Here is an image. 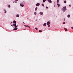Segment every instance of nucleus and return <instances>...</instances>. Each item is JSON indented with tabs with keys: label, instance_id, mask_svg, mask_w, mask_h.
<instances>
[{
	"label": "nucleus",
	"instance_id": "24",
	"mask_svg": "<svg viewBox=\"0 0 73 73\" xmlns=\"http://www.w3.org/2000/svg\"><path fill=\"white\" fill-rule=\"evenodd\" d=\"M35 29H36V30H37L38 29L36 27L35 28Z\"/></svg>",
	"mask_w": 73,
	"mask_h": 73
},
{
	"label": "nucleus",
	"instance_id": "27",
	"mask_svg": "<svg viewBox=\"0 0 73 73\" xmlns=\"http://www.w3.org/2000/svg\"><path fill=\"white\" fill-rule=\"evenodd\" d=\"M46 9H48V7H47V6H46Z\"/></svg>",
	"mask_w": 73,
	"mask_h": 73
},
{
	"label": "nucleus",
	"instance_id": "2",
	"mask_svg": "<svg viewBox=\"0 0 73 73\" xmlns=\"http://www.w3.org/2000/svg\"><path fill=\"white\" fill-rule=\"evenodd\" d=\"M61 10L62 11H63V12H65L66 11V7L64 6L62 8V9Z\"/></svg>",
	"mask_w": 73,
	"mask_h": 73
},
{
	"label": "nucleus",
	"instance_id": "3",
	"mask_svg": "<svg viewBox=\"0 0 73 73\" xmlns=\"http://www.w3.org/2000/svg\"><path fill=\"white\" fill-rule=\"evenodd\" d=\"M39 13L40 15H42L44 14V13L42 12H40Z\"/></svg>",
	"mask_w": 73,
	"mask_h": 73
},
{
	"label": "nucleus",
	"instance_id": "31",
	"mask_svg": "<svg viewBox=\"0 0 73 73\" xmlns=\"http://www.w3.org/2000/svg\"><path fill=\"white\" fill-rule=\"evenodd\" d=\"M71 28H72V29H73V27H71Z\"/></svg>",
	"mask_w": 73,
	"mask_h": 73
},
{
	"label": "nucleus",
	"instance_id": "7",
	"mask_svg": "<svg viewBox=\"0 0 73 73\" xmlns=\"http://www.w3.org/2000/svg\"><path fill=\"white\" fill-rule=\"evenodd\" d=\"M48 1L50 3H52V1H51V0H48Z\"/></svg>",
	"mask_w": 73,
	"mask_h": 73
},
{
	"label": "nucleus",
	"instance_id": "32",
	"mask_svg": "<svg viewBox=\"0 0 73 73\" xmlns=\"http://www.w3.org/2000/svg\"><path fill=\"white\" fill-rule=\"evenodd\" d=\"M54 7H55V5H54Z\"/></svg>",
	"mask_w": 73,
	"mask_h": 73
},
{
	"label": "nucleus",
	"instance_id": "16",
	"mask_svg": "<svg viewBox=\"0 0 73 73\" xmlns=\"http://www.w3.org/2000/svg\"><path fill=\"white\" fill-rule=\"evenodd\" d=\"M4 11H5V13H7V11H5V9H4Z\"/></svg>",
	"mask_w": 73,
	"mask_h": 73
},
{
	"label": "nucleus",
	"instance_id": "28",
	"mask_svg": "<svg viewBox=\"0 0 73 73\" xmlns=\"http://www.w3.org/2000/svg\"><path fill=\"white\" fill-rule=\"evenodd\" d=\"M65 24V22H64L63 23V24Z\"/></svg>",
	"mask_w": 73,
	"mask_h": 73
},
{
	"label": "nucleus",
	"instance_id": "13",
	"mask_svg": "<svg viewBox=\"0 0 73 73\" xmlns=\"http://www.w3.org/2000/svg\"><path fill=\"white\" fill-rule=\"evenodd\" d=\"M57 5H58V7H60V4L57 3Z\"/></svg>",
	"mask_w": 73,
	"mask_h": 73
},
{
	"label": "nucleus",
	"instance_id": "29",
	"mask_svg": "<svg viewBox=\"0 0 73 73\" xmlns=\"http://www.w3.org/2000/svg\"><path fill=\"white\" fill-rule=\"evenodd\" d=\"M69 7H71V5H69Z\"/></svg>",
	"mask_w": 73,
	"mask_h": 73
},
{
	"label": "nucleus",
	"instance_id": "33",
	"mask_svg": "<svg viewBox=\"0 0 73 73\" xmlns=\"http://www.w3.org/2000/svg\"><path fill=\"white\" fill-rule=\"evenodd\" d=\"M13 3H14V2H13Z\"/></svg>",
	"mask_w": 73,
	"mask_h": 73
},
{
	"label": "nucleus",
	"instance_id": "21",
	"mask_svg": "<svg viewBox=\"0 0 73 73\" xmlns=\"http://www.w3.org/2000/svg\"><path fill=\"white\" fill-rule=\"evenodd\" d=\"M57 2L58 3H59V0H57Z\"/></svg>",
	"mask_w": 73,
	"mask_h": 73
},
{
	"label": "nucleus",
	"instance_id": "20",
	"mask_svg": "<svg viewBox=\"0 0 73 73\" xmlns=\"http://www.w3.org/2000/svg\"><path fill=\"white\" fill-rule=\"evenodd\" d=\"M37 14V13L36 12H35L34 13V14L36 15Z\"/></svg>",
	"mask_w": 73,
	"mask_h": 73
},
{
	"label": "nucleus",
	"instance_id": "11",
	"mask_svg": "<svg viewBox=\"0 0 73 73\" xmlns=\"http://www.w3.org/2000/svg\"><path fill=\"white\" fill-rule=\"evenodd\" d=\"M37 7H36L35 9V11H37Z\"/></svg>",
	"mask_w": 73,
	"mask_h": 73
},
{
	"label": "nucleus",
	"instance_id": "9",
	"mask_svg": "<svg viewBox=\"0 0 73 73\" xmlns=\"http://www.w3.org/2000/svg\"><path fill=\"white\" fill-rule=\"evenodd\" d=\"M46 23H45L43 24V26L44 27H46Z\"/></svg>",
	"mask_w": 73,
	"mask_h": 73
},
{
	"label": "nucleus",
	"instance_id": "19",
	"mask_svg": "<svg viewBox=\"0 0 73 73\" xmlns=\"http://www.w3.org/2000/svg\"><path fill=\"white\" fill-rule=\"evenodd\" d=\"M39 32H40V33L42 32V31L40 30L39 31Z\"/></svg>",
	"mask_w": 73,
	"mask_h": 73
},
{
	"label": "nucleus",
	"instance_id": "6",
	"mask_svg": "<svg viewBox=\"0 0 73 73\" xmlns=\"http://www.w3.org/2000/svg\"><path fill=\"white\" fill-rule=\"evenodd\" d=\"M25 27H27L28 28H30V27L29 26L27 25H25Z\"/></svg>",
	"mask_w": 73,
	"mask_h": 73
},
{
	"label": "nucleus",
	"instance_id": "30",
	"mask_svg": "<svg viewBox=\"0 0 73 73\" xmlns=\"http://www.w3.org/2000/svg\"><path fill=\"white\" fill-rule=\"evenodd\" d=\"M64 21H65V19H64Z\"/></svg>",
	"mask_w": 73,
	"mask_h": 73
},
{
	"label": "nucleus",
	"instance_id": "5",
	"mask_svg": "<svg viewBox=\"0 0 73 73\" xmlns=\"http://www.w3.org/2000/svg\"><path fill=\"white\" fill-rule=\"evenodd\" d=\"M50 22L49 21H48L47 22V25H50Z\"/></svg>",
	"mask_w": 73,
	"mask_h": 73
},
{
	"label": "nucleus",
	"instance_id": "15",
	"mask_svg": "<svg viewBox=\"0 0 73 73\" xmlns=\"http://www.w3.org/2000/svg\"><path fill=\"white\" fill-rule=\"evenodd\" d=\"M19 0H15V3H17Z\"/></svg>",
	"mask_w": 73,
	"mask_h": 73
},
{
	"label": "nucleus",
	"instance_id": "12",
	"mask_svg": "<svg viewBox=\"0 0 73 73\" xmlns=\"http://www.w3.org/2000/svg\"><path fill=\"white\" fill-rule=\"evenodd\" d=\"M70 15H68V16H67V17H68V18L70 17Z\"/></svg>",
	"mask_w": 73,
	"mask_h": 73
},
{
	"label": "nucleus",
	"instance_id": "14",
	"mask_svg": "<svg viewBox=\"0 0 73 73\" xmlns=\"http://www.w3.org/2000/svg\"><path fill=\"white\" fill-rule=\"evenodd\" d=\"M64 29L65 30V31H68V29L66 28H64Z\"/></svg>",
	"mask_w": 73,
	"mask_h": 73
},
{
	"label": "nucleus",
	"instance_id": "23",
	"mask_svg": "<svg viewBox=\"0 0 73 73\" xmlns=\"http://www.w3.org/2000/svg\"><path fill=\"white\" fill-rule=\"evenodd\" d=\"M10 5H8V7H9V8H10Z\"/></svg>",
	"mask_w": 73,
	"mask_h": 73
},
{
	"label": "nucleus",
	"instance_id": "26",
	"mask_svg": "<svg viewBox=\"0 0 73 73\" xmlns=\"http://www.w3.org/2000/svg\"><path fill=\"white\" fill-rule=\"evenodd\" d=\"M48 25V27H50V25Z\"/></svg>",
	"mask_w": 73,
	"mask_h": 73
},
{
	"label": "nucleus",
	"instance_id": "17",
	"mask_svg": "<svg viewBox=\"0 0 73 73\" xmlns=\"http://www.w3.org/2000/svg\"><path fill=\"white\" fill-rule=\"evenodd\" d=\"M42 6H43V7H44V5L43 4H42Z\"/></svg>",
	"mask_w": 73,
	"mask_h": 73
},
{
	"label": "nucleus",
	"instance_id": "1",
	"mask_svg": "<svg viewBox=\"0 0 73 73\" xmlns=\"http://www.w3.org/2000/svg\"><path fill=\"white\" fill-rule=\"evenodd\" d=\"M13 23L15 24L12 25V22H11V26H12V27H13L14 28V30H17V26H16V21H14L13 22Z\"/></svg>",
	"mask_w": 73,
	"mask_h": 73
},
{
	"label": "nucleus",
	"instance_id": "25",
	"mask_svg": "<svg viewBox=\"0 0 73 73\" xmlns=\"http://www.w3.org/2000/svg\"><path fill=\"white\" fill-rule=\"evenodd\" d=\"M22 4H25V2H24L23 1L22 2Z\"/></svg>",
	"mask_w": 73,
	"mask_h": 73
},
{
	"label": "nucleus",
	"instance_id": "22",
	"mask_svg": "<svg viewBox=\"0 0 73 73\" xmlns=\"http://www.w3.org/2000/svg\"><path fill=\"white\" fill-rule=\"evenodd\" d=\"M64 3H66V1H64Z\"/></svg>",
	"mask_w": 73,
	"mask_h": 73
},
{
	"label": "nucleus",
	"instance_id": "4",
	"mask_svg": "<svg viewBox=\"0 0 73 73\" xmlns=\"http://www.w3.org/2000/svg\"><path fill=\"white\" fill-rule=\"evenodd\" d=\"M40 5V3H38L36 4V7H38V6H39Z\"/></svg>",
	"mask_w": 73,
	"mask_h": 73
},
{
	"label": "nucleus",
	"instance_id": "18",
	"mask_svg": "<svg viewBox=\"0 0 73 73\" xmlns=\"http://www.w3.org/2000/svg\"><path fill=\"white\" fill-rule=\"evenodd\" d=\"M46 1V0H43V3H44V2H45Z\"/></svg>",
	"mask_w": 73,
	"mask_h": 73
},
{
	"label": "nucleus",
	"instance_id": "10",
	"mask_svg": "<svg viewBox=\"0 0 73 73\" xmlns=\"http://www.w3.org/2000/svg\"><path fill=\"white\" fill-rule=\"evenodd\" d=\"M16 17H19V14H17V15H16Z\"/></svg>",
	"mask_w": 73,
	"mask_h": 73
},
{
	"label": "nucleus",
	"instance_id": "8",
	"mask_svg": "<svg viewBox=\"0 0 73 73\" xmlns=\"http://www.w3.org/2000/svg\"><path fill=\"white\" fill-rule=\"evenodd\" d=\"M20 6H21V7H24V5L23 4L21 3L20 4Z\"/></svg>",
	"mask_w": 73,
	"mask_h": 73
}]
</instances>
